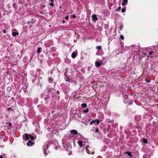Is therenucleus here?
I'll list each match as a JSON object with an SVG mask.
<instances>
[{"label": "nucleus", "instance_id": "nucleus-1", "mask_svg": "<svg viewBox=\"0 0 158 158\" xmlns=\"http://www.w3.org/2000/svg\"><path fill=\"white\" fill-rule=\"evenodd\" d=\"M25 137V138H34L36 137L35 135L34 134L32 135L26 133L24 134L23 136V138Z\"/></svg>", "mask_w": 158, "mask_h": 158}, {"label": "nucleus", "instance_id": "nucleus-2", "mask_svg": "<svg viewBox=\"0 0 158 158\" xmlns=\"http://www.w3.org/2000/svg\"><path fill=\"white\" fill-rule=\"evenodd\" d=\"M70 133L71 134L77 135V136L80 138L81 137V135L80 134H78L77 131L75 130H73L70 131Z\"/></svg>", "mask_w": 158, "mask_h": 158}, {"label": "nucleus", "instance_id": "nucleus-3", "mask_svg": "<svg viewBox=\"0 0 158 158\" xmlns=\"http://www.w3.org/2000/svg\"><path fill=\"white\" fill-rule=\"evenodd\" d=\"M34 139H31V140H29L27 143V145L28 146H30L33 145L34 143V141L33 140Z\"/></svg>", "mask_w": 158, "mask_h": 158}, {"label": "nucleus", "instance_id": "nucleus-4", "mask_svg": "<svg viewBox=\"0 0 158 158\" xmlns=\"http://www.w3.org/2000/svg\"><path fill=\"white\" fill-rule=\"evenodd\" d=\"M95 122L97 123V125H98L99 124V123H100V121L98 119L93 120L90 122V125H91V124L95 123Z\"/></svg>", "mask_w": 158, "mask_h": 158}, {"label": "nucleus", "instance_id": "nucleus-5", "mask_svg": "<svg viewBox=\"0 0 158 158\" xmlns=\"http://www.w3.org/2000/svg\"><path fill=\"white\" fill-rule=\"evenodd\" d=\"M92 18L93 20L94 21H97L98 19L96 15H92Z\"/></svg>", "mask_w": 158, "mask_h": 158}, {"label": "nucleus", "instance_id": "nucleus-6", "mask_svg": "<svg viewBox=\"0 0 158 158\" xmlns=\"http://www.w3.org/2000/svg\"><path fill=\"white\" fill-rule=\"evenodd\" d=\"M89 149H91V148L89 147H87L86 148V150L87 152L89 154H94V152H91V151H89Z\"/></svg>", "mask_w": 158, "mask_h": 158}, {"label": "nucleus", "instance_id": "nucleus-7", "mask_svg": "<svg viewBox=\"0 0 158 158\" xmlns=\"http://www.w3.org/2000/svg\"><path fill=\"white\" fill-rule=\"evenodd\" d=\"M95 64V65H96V66L97 67H99L102 64L101 62H96Z\"/></svg>", "mask_w": 158, "mask_h": 158}, {"label": "nucleus", "instance_id": "nucleus-8", "mask_svg": "<svg viewBox=\"0 0 158 158\" xmlns=\"http://www.w3.org/2000/svg\"><path fill=\"white\" fill-rule=\"evenodd\" d=\"M76 56V53L75 52H73L71 55V56L73 58H74Z\"/></svg>", "mask_w": 158, "mask_h": 158}, {"label": "nucleus", "instance_id": "nucleus-9", "mask_svg": "<svg viewBox=\"0 0 158 158\" xmlns=\"http://www.w3.org/2000/svg\"><path fill=\"white\" fill-rule=\"evenodd\" d=\"M77 143L79 146L81 147L83 145H84V144H83L82 142L80 140H78L77 142Z\"/></svg>", "mask_w": 158, "mask_h": 158}, {"label": "nucleus", "instance_id": "nucleus-10", "mask_svg": "<svg viewBox=\"0 0 158 158\" xmlns=\"http://www.w3.org/2000/svg\"><path fill=\"white\" fill-rule=\"evenodd\" d=\"M64 79L66 81H69V82H70L71 81V79L69 77H65L64 78Z\"/></svg>", "mask_w": 158, "mask_h": 158}, {"label": "nucleus", "instance_id": "nucleus-11", "mask_svg": "<svg viewBox=\"0 0 158 158\" xmlns=\"http://www.w3.org/2000/svg\"><path fill=\"white\" fill-rule=\"evenodd\" d=\"M42 51V48L41 47H39L37 50V52L38 53H40Z\"/></svg>", "mask_w": 158, "mask_h": 158}, {"label": "nucleus", "instance_id": "nucleus-12", "mask_svg": "<svg viewBox=\"0 0 158 158\" xmlns=\"http://www.w3.org/2000/svg\"><path fill=\"white\" fill-rule=\"evenodd\" d=\"M53 80V79L52 77H50L49 78L48 80L49 83H51Z\"/></svg>", "mask_w": 158, "mask_h": 158}, {"label": "nucleus", "instance_id": "nucleus-13", "mask_svg": "<svg viewBox=\"0 0 158 158\" xmlns=\"http://www.w3.org/2000/svg\"><path fill=\"white\" fill-rule=\"evenodd\" d=\"M19 34L18 32H13L12 33V35L13 36L15 37L16 35H18Z\"/></svg>", "mask_w": 158, "mask_h": 158}, {"label": "nucleus", "instance_id": "nucleus-14", "mask_svg": "<svg viewBox=\"0 0 158 158\" xmlns=\"http://www.w3.org/2000/svg\"><path fill=\"white\" fill-rule=\"evenodd\" d=\"M81 106L83 108H85L87 107V105L86 103H84L82 104Z\"/></svg>", "mask_w": 158, "mask_h": 158}, {"label": "nucleus", "instance_id": "nucleus-15", "mask_svg": "<svg viewBox=\"0 0 158 158\" xmlns=\"http://www.w3.org/2000/svg\"><path fill=\"white\" fill-rule=\"evenodd\" d=\"M125 153L128 155L129 156L131 157V152H125Z\"/></svg>", "mask_w": 158, "mask_h": 158}, {"label": "nucleus", "instance_id": "nucleus-16", "mask_svg": "<svg viewBox=\"0 0 158 158\" xmlns=\"http://www.w3.org/2000/svg\"><path fill=\"white\" fill-rule=\"evenodd\" d=\"M74 117H75V118H78V117H79V114H77V113H75L74 114Z\"/></svg>", "mask_w": 158, "mask_h": 158}, {"label": "nucleus", "instance_id": "nucleus-17", "mask_svg": "<svg viewBox=\"0 0 158 158\" xmlns=\"http://www.w3.org/2000/svg\"><path fill=\"white\" fill-rule=\"evenodd\" d=\"M96 48L98 50H100L102 49V47L101 46H97Z\"/></svg>", "mask_w": 158, "mask_h": 158}, {"label": "nucleus", "instance_id": "nucleus-18", "mask_svg": "<svg viewBox=\"0 0 158 158\" xmlns=\"http://www.w3.org/2000/svg\"><path fill=\"white\" fill-rule=\"evenodd\" d=\"M99 130L98 128H95V133H99Z\"/></svg>", "mask_w": 158, "mask_h": 158}, {"label": "nucleus", "instance_id": "nucleus-19", "mask_svg": "<svg viewBox=\"0 0 158 158\" xmlns=\"http://www.w3.org/2000/svg\"><path fill=\"white\" fill-rule=\"evenodd\" d=\"M89 108H87L85 110H84L83 111L84 112L87 113L89 112Z\"/></svg>", "mask_w": 158, "mask_h": 158}, {"label": "nucleus", "instance_id": "nucleus-20", "mask_svg": "<svg viewBox=\"0 0 158 158\" xmlns=\"http://www.w3.org/2000/svg\"><path fill=\"white\" fill-rule=\"evenodd\" d=\"M143 142L144 143H146L148 142V140H147V139H143Z\"/></svg>", "mask_w": 158, "mask_h": 158}, {"label": "nucleus", "instance_id": "nucleus-21", "mask_svg": "<svg viewBox=\"0 0 158 158\" xmlns=\"http://www.w3.org/2000/svg\"><path fill=\"white\" fill-rule=\"evenodd\" d=\"M120 39H121L122 40H123L124 39V36L123 35H120Z\"/></svg>", "mask_w": 158, "mask_h": 158}, {"label": "nucleus", "instance_id": "nucleus-22", "mask_svg": "<svg viewBox=\"0 0 158 158\" xmlns=\"http://www.w3.org/2000/svg\"><path fill=\"white\" fill-rule=\"evenodd\" d=\"M126 11V9L125 8H122L121 10V11L122 13H123Z\"/></svg>", "mask_w": 158, "mask_h": 158}, {"label": "nucleus", "instance_id": "nucleus-23", "mask_svg": "<svg viewBox=\"0 0 158 158\" xmlns=\"http://www.w3.org/2000/svg\"><path fill=\"white\" fill-rule=\"evenodd\" d=\"M154 53V52L153 51H150L149 52V54L150 55H152V54L153 53Z\"/></svg>", "mask_w": 158, "mask_h": 158}, {"label": "nucleus", "instance_id": "nucleus-24", "mask_svg": "<svg viewBox=\"0 0 158 158\" xmlns=\"http://www.w3.org/2000/svg\"><path fill=\"white\" fill-rule=\"evenodd\" d=\"M123 2L126 4H127L128 2V0H123Z\"/></svg>", "mask_w": 158, "mask_h": 158}, {"label": "nucleus", "instance_id": "nucleus-25", "mask_svg": "<svg viewBox=\"0 0 158 158\" xmlns=\"http://www.w3.org/2000/svg\"><path fill=\"white\" fill-rule=\"evenodd\" d=\"M56 94L59 95L60 92L58 90H57L56 92Z\"/></svg>", "mask_w": 158, "mask_h": 158}, {"label": "nucleus", "instance_id": "nucleus-26", "mask_svg": "<svg viewBox=\"0 0 158 158\" xmlns=\"http://www.w3.org/2000/svg\"><path fill=\"white\" fill-rule=\"evenodd\" d=\"M7 124L9 127H10L12 126V123L10 122L9 123Z\"/></svg>", "mask_w": 158, "mask_h": 158}, {"label": "nucleus", "instance_id": "nucleus-27", "mask_svg": "<svg viewBox=\"0 0 158 158\" xmlns=\"http://www.w3.org/2000/svg\"><path fill=\"white\" fill-rule=\"evenodd\" d=\"M49 5L52 7L54 6V4L52 2L50 3Z\"/></svg>", "mask_w": 158, "mask_h": 158}, {"label": "nucleus", "instance_id": "nucleus-28", "mask_svg": "<svg viewBox=\"0 0 158 158\" xmlns=\"http://www.w3.org/2000/svg\"><path fill=\"white\" fill-rule=\"evenodd\" d=\"M16 6V4L15 3H13V7L14 8H15V6Z\"/></svg>", "mask_w": 158, "mask_h": 158}, {"label": "nucleus", "instance_id": "nucleus-29", "mask_svg": "<svg viewBox=\"0 0 158 158\" xmlns=\"http://www.w3.org/2000/svg\"><path fill=\"white\" fill-rule=\"evenodd\" d=\"M123 26H121L120 27V28H119L120 30L121 31L122 30V29H123Z\"/></svg>", "mask_w": 158, "mask_h": 158}, {"label": "nucleus", "instance_id": "nucleus-30", "mask_svg": "<svg viewBox=\"0 0 158 158\" xmlns=\"http://www.w3.org/2000/svg\"><path fill=\"white\" fill-rule=\"evenodd\" d=\"M69 18V17L68 16H66L65 17V19L67 20Z\"/></svg>", "mask_w": 158, "mask_h": 158}, {"label": "nucleus", "instance_id": "nucleus-31", "mask_svg": "<svg viewBox=\"0 0 158 158\" xmlns=\"http://www.w3.org/2000/svg\"><path fill=\"white\" fill-rule=\"evenodd\" d=\"M88 118L89 120H90L91 119V117L90 116H89L88 117Z\"/></svg>", "mask_w": 158, "mask_h": 158}, {"label": "nucleus", "instance_id": "nucleus-32", "mask_svg": "<svg viewBox=\"0 0 158 158\" xmlns=\"http://www.w3.org/2000/svg\"><path fill=\"white\" fill-rule=\"evenodd\" d=\"M72 17L73 18H76V16L75 15H72Z\"/></svg>", "mask_w": 158, "mask_h": 158}, {"label": "nucleus", "instance_id": "nucleus-33", "mask_svg": "<svg viewBox=\"0 0 158 158\" xmlns=\"http://www.w3.org/2000/svg\"><path fill=\"white\" fill-rule=\"evenodd\" d=\"M128 95H125V96H124V98H125L126 99H127V98H128Z\"/></svg>", "mask_w": 158, "mask_h": 158}, {"label": "nucleus", "instance_id": "nucleus-34", "mask_svg": "<svg viewBox=\"0 0 158 158\" xmlns=\"http://www.w3.org/2000/svg\"><path fill=\"white\" fill-rule=\"evenodd\" d=\"M3 32L4 33H6V31L5 29L3 30Z\"/></svg>", "mask_w": 158, "mask_h": 158}, {"label": "nucleus", "instance_id": "nucleus-35", "mask_svg": "<svg viewBox=\"0 0 158 158\" xmlns=\"http://www.w3.org/2000/svg\"><path fill=\"white\" fill-rule=\"evenodd\" d=\"M118 9L119 10H121V7L120 6L119 7H118Z\"/></svg>", "mask_w": 158, "mask_h": 158}, {"label": "nucleus", "instance_id": "nucleus-36", "mask_svg": "<svg viewBox=\"0 0 158 158\" xmlns=\"http://www.w3.org/2000/svg\"><path fill=\"white\" fill-rule=\"evenodd\" d=\"M125 4H126V3H124V2H123V3H122V5L123 6H124L125 5Z\"/></svg>", "mask_w": 158, "mask_h": 158}, {"label": "nucleus", "instance_id": "nucleus-37", "mask_svg": "<svg viewBox=\"0 0 158 158\" xmlns=\"http://www.w3.org/2000/svg\"><path fill=\"white\" fill-rule=\"evenodd\" d=\"M12 109L11 108H8L7 109V110H11Z\"/></svg>", "mask_w": 158, "mask_h": 158}, {"label": "nucleus", "instance_id": "nucleus-38", "mask_svg": "<svg viewBox=\"0 0 158 158\" xmlns=\"http://www.w3.org/2000/svg\"><path fill=\"white\" fill-rule=\"evenodd\" d=\"M44 154L45 155H46L47 154V153L46 152H45V150H44Z\"/></svg>", "mask_w": 158, "mask_h": 158}, {"label": "nucleus", "instance_id": "nucleus-39", "mask_svg": "<svg viewBox=\"0 0 158 158\" xmlns=\"http://www.w3.org/2000/svg\"><path fill=\"white\" fill-rule=\"evenodd\" d=\"M62 22H63V23H65V20H63V21H62Z\"/></svg>", "mask_w": 158, "mask_h": 158}, {"label": "nucleus", "instance_id": "nucleus-40", "mask_svg": "<svg viewBox=\"0 0 158 158\" xmlns=\"http://www.w3.org/2000/svg\"><path fill=\"white\" fill-rule=\"evenodd\" d=\"M0 158H3L2 156H0Z\"/></svg>", "mask_w": 158, "mask_h": 158}, {"label": "nucleus", "instance_id": "nucleus-41", "mask_svg": "<svg viewBox=\"0 0 158 158\" xmlns=\"http://www.w3.org/2000/svg\"><path fill=\"white\" fill-rule=\"evenodd\" d=\"M50 1L51 2H54V0H50Z\"/></svg>", "mask_w": 158, "mask_h": 158}, {"label": "nucleus", "instance_id": "nucleus-42", "mask_svg": "<svg viewBox=\"0 0 158 158\" xmlns=\"http://www.w3.org/2000/svg\"><path fill=\"white\" fill-rule=\"evenodd\" d=\"M65 74H66V72H65L64 73V76H66V75H65Z\"/></svg>", "mask_w": 158, "mask_h": 158}, {"label": "nucleus", "instance_id": "nucleus-43", "mask_svg": "<svg viewBox=\"0 0 158 158\" xmlns=\"http://www.w3.org/2000/svg\"><path fill=\"white\" fill-rule=\"evenodd\" d=\"M30 23V21L27 23H28V24Z\"/></svg>", "mask_w": 158, "mask_h": 158}, {"label": "nucleus", "instance_id": "nucleus-44", "mask_svg": "<svg viewBox=\"0 0 158 158\" xmlns=\"http://www.w3.org/2000/svg\"><path fill=\"white\" fill-rule=\"evenodd\" d=\"M62 141L63 143H64V142L63 141H64V140H62Z\"/></svg>", "mask_w": 158, "mask_h": 158}, {"label": "nucleus", "instance_id": "nucleus-45", "mask_svg": "<svg viewBox=\"0 0 158 158\" xmlns=\"http://www.w3.org/2000/svg\"><path fill=\"white\" fill-rule=\"evenodd\" d=\"M147 82H150V81H147Z\"/></svg>", "mask_w": 158, "mask_h": 158}, {"label": "nucleus", "instance_id": "nucleus-46", "mask_svg": "<svg viewBox=\"0 0 158 158\" xmlns=\"http://www.w3.org/2000/svg\"><path fill=\"white\" fill-rule=\"evenodd\" d=\"M35 1H37L38 0H35Z\"/></svg>", "mask_w": 158, "mask_h": 158}, {"label": "nucleus", "instance_id": "nucleus-47", "mask_svg": "<svg viewBox=\"0 0 158 158\" xmlns=\"http://www.w3.org/2000/svg\"><path fill=\"white\" fill-rule=\"evenodd\" d=\"M45 7V6H43V7Z\"/></svg>", "mask_w": 158, "mask_h": 158}]
</instances>
